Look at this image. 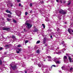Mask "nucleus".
Instances as JSON below:
<instances>
[{
    "label": "nucleus",
    "instance_id": "nucleus-1",
    "mask_svg": "<svg viewBox=\"0 0 73 73\" xmlns=\"http://www.w3.org/2000/svg\"><path fill=\"white\" fill-rule=\"evenodd\" d=\"M10 66L12 68V69L13 70H15V69H16L17 68V66H13V64H11L10 65Z\"/></svg>",
    "mask_w": 73,
    "mask_h": 73
},
{
    "label": "nucleus",
    "instance_id": "nucleus-2",
    "mask_svg": "<svg viewBox=\"0 0 73 73\" xmlns=\"http://www.w3.org/2000/svg\"><path fill=\"white\" fill-rule=\"evenodd\" d=\"M59 13H61V14H63L64 15L65 14H66L67 11H64V10H61L60 11Z\"/></svg>",
    "mask_w": 73,
    "mask_h": 73
},
{
    "label": "nucleus",
    "instance_id": "nucleus-3",
    "mask_svg": "<svg viewBox=\"0 0 73 73\" xmlns=\"http://www.w3.org/2000/svg\"><path fill=\"white\" fill-rule=\"evenodd\" d=\"M27 26L26 27L28 29H30L31 27H32V25H31V24L28 23H27L26 24Z\"/></svg>",
    "mask_w": 73,
    "mask_h": 73
},
{
    "label": "nucleus",
    "instance_id": "nucleus-4",
    "mask_svg": "<svg viewBox=\"0 0 73 73\" xmlns=\"http://www.w3.org/2000/svg\"><path fill=\"white\" fill-rule=\"evenodd\" d=\"M63 50H66V49H65V48H64L62 50H60L59 51V52H56V54H60V53H61V52H63Z\"/></svg>",
    "mask_w": 73,
    "mask_h": 73
},
{
    "label": "nucleus",
    "instance_id": "nucleus-5",
    "mask_svg": "<svg viewBox=\"0 0 73 73\" xmlns=\"http://www.w3.org/2000/svg\"><path fill=\"white\" fill-rule=\"evenodd\" d=\"M3 30L4 31H10L11 29L9 28H3Z\"/></svg>",
    "mask_w": 73,
    "mask_h": 73
},
{
    "label": "nucleus",
    "instance_id": "nucleus-6",
    "mask_svg": "<svg viewBox=\"0 0 73 73\" xmlns=\"http://www.w3.org/2000/svg\"><path fill=\"white\" fill-rule=\"evenodd\" d=\"M63 59H64V62H65V61H66L68 59H67V57L66 56H64L63 57Z\"/></svg>",
    "mask_w": 73,
    "mask_h": 73
},
{
    "label": "nucleus",
    "instance_id": "nucleus-7",
    "mask_svg": "<svg viewBox=\"0 0 73 73\" xmlns=\"http://www.w3.org/2000/svg\"><path fill=\"white\" fill-rule=\"evenodd\" d=\"M43 64H41V63H39V64H38L37 65H38L39 67H41V66H42Z\"/></svg>",
    "mask_w": 73,
    "mask_h": 73
},
{
    "label": "nucleus",
    "instance_id": "nucleus-8",
    "mask_svg": "<svg viewBox=\"0 0 73 73\" xmlns=\"http://www.w3.org/2000/svg\"><path fill=\"white\" fill-rule=\"evenodd\" d=\"M53 60L56 62L58 60V59L57 58H54L53 59Z\"/></svg>",
    "mask_w": 73,
    "mask_h": 73
},
{
    "label": "nucleus",
    "instance_id": "nucleus-9",
    "mask_svg": "<svg viewBox=\"0 0 73 73\" xmlns=\"http://www.w3.org/2000/svg\"><path fill=\"white\" fill-rule=\"evenodd\" d=\"M55 63L56 64H60V63H61V61H57Z\"/></svg>",
    "mask_w": 73,
    "mask_h": 73
},
{
    "label": "nucleus",
    "instance_id": "nucleus-10",
    "mask_svg": "<svg viewBox=\"0 0 73 73\" xmlns=\"http://www.w3.org/2000/svg\"><path fill=\"white\" fill-rule=\"evenodd\" d=\"M6 12L7 13H10V14H12V13H11V11H9V10H7L6 11Z\"/></svg>",
    "mask_w": 73,
    "mask_h": 73
},
{
    "label": "nucleus",
    "instance_id": "nucleus-11",
    "mask_svg": "<svg viewBox=\"0 0 73 73\" xmlns=\"http://www.w3.org/2000/svg\"><path fill=\"white\" fill-rule=\"evenodd\" d=\"M45 21H49V19L48 17L46 18L45 19Z\"/></svg>",
    "mask_w": 73,
    "mask_h": 73
},
{
    "label": "nucleus",
    "instance_id": "nucleus-12",
    "mask_svg": "<svg viewBox=\"0 0 73 73\" xmlns=\"http://www.w3.org/2000/svg\"><path fill=\"white\" fill-rule=\"evenodd\" d=\"M42 67L43 68H48V66L47 65H45L43 64Z\"/></svg>",
    "mask_w": 73,
    "mask_h": 73
},
{
    "label": "nucleus",
    "instance_id": "nucleus-13",
    "mask_svg": "<svg viewBox=\"0 0 73 73\" xmlns=\"http://www.w3.org/2000/svg\"><path fill=\"white\" fill-rule=\"evenodd\" d=\"M73 67L71 68L70 69V72H73Z\"/></svg>",
    "mask_w": 73,
    "mask_h": 73
},
{
    "label": "nucleus",
    "instance_id": "nucleus-14",
    "mask_svg": "<svg viewBox=\"0 0 73 73\" xmlns=\"http://www.w3.org/2000/svg\"><path fill=\"white\" fill-rule=\"evenodd\" d=\"M68 59L69 60L70 62H72V59H71V58H70V57H68Z\"/></svg>",
    "mask_w": 73,
    "mask_h": 73
},
{
    "label": "nucleus",
    "instance_id": "nucleus-15",
    "mask_svg": "<svg viewBox=\"0 0 73 73\" xmlns=\"http://www.w3.org/2000/svg\"><path fill=\"white\" fill-rule=\"evenodd\" d=\"M40 51L39 50H38L36 51V53H40Z\"/></svg>",
    "mask_w": 73,
    "mask_h": 73
},
{
    "label": "nucleus",
    "instance_id": "nucleus-16",
    "mask_svg": "<svg viewBox=\"0 0 73 73\" xmlns=\"http://www.w3.org/2000/svg\"><path fill=\"white\" fill-rule=\"evenodd\" d=\"M70 31H71V29H68V31L70 33H71Z\"/></svg>",
    "mask_w": 73,
    "mask_h": 73
},
{
    "label": "nucleus",
    "instance_id": "nucleus-17",
    "mask_svg": "<svg viewBox=\"0 0 73 73\" xmlns=\"http://www.w3.org/2000/svg\"><path fill=\"white\" fill-rule=\"evenodd\" d=\"M8 17H9V18H11V17H12L11 16V15L9 14L8 15Z\"/></svg>",
    "mask_w": 73,
    "mask_h": 73
},
{
    "label": "nucleus",
    "instance_id": "nucleus-18",
    "mask_svg": "<svg viewBox=\"0 0 73 73\" xmlns=\"http://www.w3.org/2000/svg\"><path fill=\"white\" fill-rule=\"evenodd\" d=\"M34 61V62L35 65H36V64H37V61Z\"/></svg>",
    "mask_w": 73,
    "mask_h": 73
},
{
    "label": "nucleus",
    "instance_id": "nucleus-19",
    "mask_svg": "<svg viewBox=\"0 0 73 73\" xmlns=\"http://www.w3.org/2000/svg\"><path fill=\"white\" fill-rule=\"evenodd\" d=\"M17 50L19 52H20V51H21V50H22V49H21V48L18 49Z\"/></svg>",
    "mask_w": 73,
    "mask_h": 73
},
{
    "label": "nucleus",
    "instance_id": "nucleus-20",
    "mask_svg": "<svg viewBox=\"0 0 73 73\" xmlns=\"http://www.w3.org/2000/svg\"><path fill=\"white\" fill-rule=\"evenodd\" d=\"M65 67L64 66H63L62 67V70H64L65 69Z\"/></svg>",
    "mask_w": 73,
    "mask_h": 73
},
{
    "label": "nucleus",
    "instance_id": "nucleus-21",
    "mask_svg": "<svg viewBox=\"0 0 73 73\" xmlns=\"http://www.w3.org/2000/svg\"><path fill=\"white\" fill-rule=\"evenodd\" d=\"M40 40H38V41H37L36 42V44H39V43H40Z\"/></svg>",
    "mask_w": 73,
    "mask_h": 73
},
{
    "label": "nucleus",
    "instance_id": "nucleus-22",
    "mask_svg": "<svg viewBox=\"0 0 73 73\" xmlns=\"http://www.w3.org/2000/svg\"><path fill=\"white\" fill-rule=\"evenodd\" d=\"M7 20L8 21H11V19L9 18H7Z\"/></svg>",
    "mask_w": 73,
    "mask_h": 73
},
{
    "label": "nucleus",
    "instance_id": "nucleus-23",
    "mask_svg": "<svg viewBox=\"0 0 73 73\" xmlns=\"http://www.w3.org/2000/svg\"><path fill=\"white\" fill-rule=\"evenodd\" d=\"M13 22L15 23H16V21L14 19H13Z\"/></svg>",
    "mask_w": 73,
    "mask_h": 73
},
{
    "label": "nucleus",
    "instance_id": "nucleus-24",
    "mask_svg": "<svg viewBox=\"0 0 73 73\" xmlns=\"http://www.w3.org/2000/svg\"><path fill=\"white\" fill-rule=\"evenodd\" d=\"M42 26H43V28H45V25H44V24H42Z\"/></svg>",
    "mask_w": 73,
    "mask_h": 73
},
{
    "label": "nucleus",
    "instance_id": "nucleus-25",
    "mask_svg": "<svg viewBox=\"0 0 73 73\" xmlns=\"http://www.w3.org/2000/svg\"><path fill=\"white\" fill-rule=\"evenodd\" d=\"M27 42H28V40H27L25 41V44H26L27 43Z\"/></svg>",
    "mask_w": 73,
    "mask_h": 73
},
{
    "label": "nucleus",
    "instance_id": "nucleus-26",
    "mask_svg": "<svg viewBox=\"0 0 73 73\" xmlns=\"http://www.w3.org/2000/svg\"><path fill=\"white\" fill-rule=\"evenodd\" d=\"M5 47L6 48H7V47H9V45H6V46H5Z\"/></svg>",
    "mask_w": 73,
    "mask_h": 73
},
{
    "label": "nucleus",
    "instance_id": "nucleus-27",
    "mask_svg": "<svg viewBox=\"0 0 73 73\" xmlns=\"http://www.w3.org/2000/svg\"><path fill=\"white\" fill-rule=\"evenodd\" d=\"M53 66L54 67H56V66L55 65H53L52 66H51V68H52V67Z\"/></svg>",
    "mask_w": 73,
    "mask_h": 73
},
{
    "label": "nucleus",
    "instance_id": "nucleus-28",
    "mask_svg": "<svg viewBox=\"0 0 73 73\" xmlns=\"http://www.w3.org/2000/svg\"><path fill=\"white\" fill-rule=\"evenodd\" d=\"M70 4V1H68V5H69Z\"/></svg>",
    "mask_w": 73,
    "mask_h": 73
},
{
    "label": "nucleus",
    "instance_id": "nucleus-29",
    "mask_svg": "<svg viewBox=\"0 0 73 73\" xmlns=\"http://www.w3.org/2000/svg\"><path fill=\"white\" fill-rule=\"evenodd\" d=\"M48 58H50V59H51V56H47Z\"/></svg>",
    "mask_w": 73,
    "mask_h": 73
},
{
    "label": "nucleus",
    "instance_id": "nucleus-30",
    "mask_svg": "<svg viewBox=\"0 0 73 73\" xmlns=\"http://www.w3.org/2000/svg\"><path fill=\"white\" fill-rule=\"evenodd\" d=\"M17 53H19V51H18L17 50H16Z\"/></svg>",
    "mask_w": 73,
    "mask_h": 73
},
{
    "label": "nucleus",
    "instance_id": "nucleus-31",
    "mask_svg": "<svg viewBox=\"0 0 73 73\" xmlns=\"http://www.w3.org/2000/svg\"><path fill=\"white\" fill-rule=\"evenodd\" d=\"M27 15H28V12H25V15H26V16H27Z\"/></svg>",
    "mask_w": 73,
    "mask_h": 73
},
{
    "label": "nucleus",
    "instance_id": "nucleus-32",
    "mask_svg": "<svg viewBox=\"0 0 73 73\" xmlns=\"http://www.w3.org/2000/svg\"><path fill=\"white\" fill-rule=\"evenodd\" d=\"M0 65H1V64H2V61L1 60H0Z\"/></svg>",
    "mask_w": 73,
    "mask_h": 73
},
{
    "label": "nucleus",
    "instance_id": "nucleus-33",
    "mask_svg": "<svg viewBox=\"0 0 73 73\" xmlns=\"http://www.w3.org/2000/svg\"><path fill=\"white\" fill-rule=\"evenodd\" d=\"M19 6L21 7H22V5H21V4H20V3H19Z\"/></svg>",
    "mask_w": 73,
    "mask_h": 73
},
{
    "label": "nucleus",
    "instance_id": "nucleus-34",
    "mask_svg": "<svg viewBox=\"0 0 73 73\" xmlns=\"http://www.w3.org/2000/svg\"><path fill=\"white\" fill-rule=\"evenodd\" d=\"M4 49L3 48V47H0V50H1L2 49Z\"/></svg>",
    "mask_w": 73,
    "mask_h": 73
},
{
    "label": "nucleus",
    "instance_id": "nucleus-35",
    "mask_svg": "<svg viewBox=\"0 0 73 73\" xmlns=\"http://www.w3.org/2000/svg\"><path fill=\"white\" fill-rule=\"evenodd\" d=\"M30 7H32V3H31L30 4Z\"/></svg>",
    "mask_w": 73,
    "mask_h": 73
},
{
    "label": "nucleus",
    "instance_id": "nucleus-36",
    "mask_svg": "<svg viewBox=\"0 0 73 73\" xmlns=\"http://www.w3.org/2000/svg\"><path fill=\"white\" fill-rule=\"evenodd\" d=\"M12 37L13 38H15V36H13Z\"/></svg>",
    "mask_w": 73,
    "mask_h": 73
},
{
    "label": "nucleus",
    "instance_id": "nucleus-37",
    "mask_svg": "<svg viewBox=\"0 0 73 73\" xmlns=\"http://www.w3.org/2000/svg\"><path fill=\"white\" fill-rule=\"evenodd\" d=\"M64 41H62V42L61 43V44H64Z\"/></svg>",
    "mask_w": 73,
    "mask_h": 73
},
{
    "label": "nucleus",
    "instance_id": "nucleus-38",
    "mask_svg": "<svg viewBox=\"0 0 73 73\" xmlns=\"http://www.w3.org/2000/svg\"><path fill=\"white\" fill-rule=\"evenodd\" d=\"M18 47H21V45L19 44L18 45Z\"/></svg>",
    "mask_w": 73,
    "mask_h": 73
},
{
    "label": "nucleus",
    "instance_id": "nucleus-39",
    "mask_svg": "<svg viewBox=\"0 0 73 73\" xmlns=\"http://www.w3.org/2000/svg\"><path fill=\"white\" fill-rule=\"evenodd\" d=\"M41 70H42V71H43V72H44V68H41Z\"/></svg>",
    "mask_w": 73,
    "mask_h": 73
},
{
    "label": "nucleus",
    "instance_id": "nucleus-40",
    "mask_svg": "<svg viewBox=\"0 0 73 73\" xmlns=\"http://www.w3.org/2000/svg\"><path fill=\"white\" fill-rule=\"evenodd\" d=\"M43 3H44V1H41L40 2V3H41V4H42Z\"/></svg>",
    "mask_w": 73,
    "mask_h": 73
},
{
    "label": "nucleus",
    "instance_id": "nucleus-41",
    "mask_svg": "<svg viewBox=\"0 0 73 73\" xmlns=\"http://www.w3.org/2000/svg\"><path fill=\"white\" fill-rule=\"evenodd\" d=\"M48 61H52V60H51V59H48Z\"/></svg>",
    "mask_w": 73,
    "mask_h": 73
},
{
    "label": "nucleus",
    "instance_id": "nucleus-42",
    "mask_svg": "<svg viewBox=\"0 0 73 73\" xmlns=\"http://www.w3.org/2000/svg\"><path fill=\"white\" fill-rule=\"evenodd\" d=\"M50 38H52H52H53L52 37V35H51L50 36Z\"/></svg>",
    "mask_w": 73,
    "mask_h": 73
},
{
    "label": "nucleus",
    "instance_id": "nucleus-43",
    "mask_svg": "<svg viewBox=\"0 0 73 73\" xmlns=\"http://www.w3.org/2000/svg\"><path fill=\"white\" fill-rule=\"evenodd\" d=\"M55 35V33H54L53 34V36H54V37H56V36H55V35Z\"/></svg>",
    "mask_w": 73,
    "mask_h": 73
},
{
    "label": "nucleus",
    "instance_id": "nucleus-44",
    "mask_svg": "<svg viewBox=\"0 0 73 73\" xmlns=\"http://www.w3.org/2000/svg\"><path fill=\"white\" fill-rule=\"evenodd\" d=\"M17 2H20V0H17Z\"/></svg>",
    "mask_w": 73,
    "mask_h": 73
},
{
    "label": "nucleus",
    "instance_id": "nucleus-45",
    "mask_svg": "<svg viewBox=\"0 0 73 73\" xmlns=\"http://www.w3.org/2000/svg\"><path fill=\"white\" fill-rule=\"evenodd\" d=\"M30 13H32V11H31L30 12Z\"/></svg>",
    "mask_w": 73,
    "mask_h": 73
},
{
    "label": "nucleus",
    "instance_id": "nucleus-46",
    "mask_svg": "<svg viewBox=\"0 0 73 73\" xmlns=\"http://www.w3.org/2000/svg\"><path fill=\"white\" fill-rule=\"evenodd\" d=\"M59 72L60 73H61V70H59Z\"/></svg>",
    "mask_w": 73,
    "mask_h": 73
},
{
    "label": "nucleus",
    "instance_id": "nucleus-47",
    "mask_svg": "<svg viewBox=\"0 0 73 73\" xmlns=\"http://www.w3.org/2000/svg\"><path fill=\"white\" fill-rule=\"evenodd\" d=\"M37 31H36V30H34V31H33V32H36Z\"/></svg>",
    "mask_w": 73,
    "mask_h": 73
},
{
    "label": "nucleus",
    "instance_id": "nucleus-48",
    "mask_svg": "<svg viewBox=\"0 0 73 73\" xmlns=\"http://www.w3.org/2000/svg\"><path fill=\"white\" fill-rule=\"evenodd\" d=\"M57 49H59V47H58L57 48Z\"/></svg>",
    "mask_w": 73,
    "mask_h": 73
},
{
    "label": "nucleus",
    "instance_id": "nucleus-49",
    "mask_svg": "<svg viewBox=\"0 0 73 73\" xmlns=\"http://www.w3.org/2000/svg\"><path fill=\"white\" fill-rule=\"evenodd\" d=\"M43 43L44 44H45V42H43Z\"/></svg>",
    "mask_w": 73,
    "mask_h": 73
},
{
    "label": "nucleus",
    "instance_id": "nucleus-50",
    "mask_svg": "<svg viewBox=\"0 0 73 73\" xmlns=\"http://www.w3.org/2000/svg\"><path fill=\"white\" fill-rule=\"evenodd\" d=\"M56 1H57V2H58V0H56Z\"/></svg>",
    "mask_w": 73,
    "mask_h": 73
},
{
    "label": "nucleus",
    "instance_id": "nucleus-51",
    "mask_svg": "<svg viewBox=\"0 0 73 73\" xmlns=\"http://www.w3.org/2000/svg\"><path fill=\"white\" fill-rule=\"evenodd\" d=\"M68 39H70V38H69V37H68Z\"/></svg>",
    "mask_w": 73,
    "mask_h": 73
},
{
    "label": "nucleus",
    "instance_id": "nucleus-52",
    "mask_svg": "<svg viewBox=\"0 0 73 73\" xmlns=\"http://www.w3.org/2000/svg\"><path fill=\"white\" fill-rule=\"evenodd\" d=\"M63 46H65V47H66V46H65V45H64Z\"/></svg>",
    "mask_w": 73,
    "mask_h": 73
},
{
    "label": "nucleus",
    "instance_id": "nucleus-53",
    "mask_svg": "<svg viewBox=\"0 0 73 73\" xmlns=\"http://www.w3.org/2000/svg\"><path fill=\"white\" fill-rule=\"evenodd\" d=\"M25 73H27V71H25Z\"/></svg>",
    "mask_w": 73,
    "mask_h": 73
},
{
    "label": "nucleus",
    "instance_id": "nucleus-54",
    "mask_svg": "<svg viewBox=\"0 0 73 73\" xmlns=\"http://www.w3.org/2000/svg\"><path fill=\"white\" fill-rule=\"evenodd\" d=\"M11 7H12V5H11Z\"/></svg>",
    "mask_w": 73,
    "mask_h": 73
},
{
    "label": "nucleus",
    "instance_id": "nucleus-55",
    "mask_svg": "<svg viewBox=\"0 0 73 73\" xmlns=\"http://www.w3.org/2000/svg\"><path fill=\"white\" fill-rule=\"evenodd\" d=\"M72 32H73V30H72Z\"/></svg>",
    "mask_w": 73,
    "mask_h": 73
},
{
    "label": "nucleus",
    "instance_id": "nucleus-56",
    "mask_svg": "<svg viewBox=\"0 0 73 73\" xmlns=\"http://www.w3.org/2000/svg\"><path fill=\"white\" fill-rule=\"evenodd\" d=\"M54 54H55V52H54Z\"/></svg>",
    "mask_w": 73,
    "mask_h": 73
},
{
    "label": "nucleus",
    "instance_id": "nucleus-57",
    "mask_svg": "<svg viewBox=\"0 0 73 73\" xmlns=\"http://www.w3.org/2000/svg\"><path fill=\"white\" fill-rule=\"evenodd\" d=\"M57 49H56V50H56Z\"/></svg>",
    "mask_w": 73,
    "mask_h": 73
},
{
    "label": "nucleus",
    "instance_id": "nucleus-58",
    "mask_svg": "<svg viewBox=\"0 0 73 73\" xmlns=\"http://www.w3.org/2000/svg\"><path fill=\"white\" fill-rule=\"evenodd\" d=\"M58 66V65H57V67Z\"/></svg>",
    "mask_w": 73,
    "mask_h": 73
},
{
    "label": "nucleus",
    "instance_id": "nucleus-59",
    "mask_svg": "<svg viewBox=\"0 0 73 73\" xmlns=\"http://www.w3.org/2000/svg\"><path fill=\"white\" fill-rule=\"evenodd\" d=\"M45 60H44V61H45Z\"/></svg>",
    "mask_w": 73,
    "mask_h": 73
},
{
    "label": "nucleus",
    "instance_id": "nucleus-60",
    "mask_svg": "<svg viewBox=\"0 0 73 73\" xmlns=\"http://www.w3.org/2000/svg\"><path fill=\"white\" fill-rule=\"evenodd\" d=\"M31 38V40H32V38Z\"/></svg>",
    "mask_w": 73,
    "mask_h": 73
},
{
    "label": "nucleus",
    "instance_id": "nucleus-61",
    "mask_svg": "<svg viewBox=\"0 0 73 73\" xmlns=\"http://www.w3.org/2000/svg\"><path fill=\"white\" fill-rule=\"evenodd\" d=\"M10 73H11V71L10 72Z\"/></svg>",
    "mask_w": 73,
    "mask_h": 73
},
{
    "label": "nucleus",
    "instance_id": "nucleus-62",
    "mask_svg": "<svg viewBox=\"0 0 73 73\" xmlns=\"http://www.w3.org/2000/svg\"><path fill=\"white\" fill-rule=\"evenodd\" d=\"M65 24H66V23H65Z\"/></svg>",
    "mask_w": 73,
    "mask_h": 73
},
{
    "label": "nucleus",
    "instance_id": "nucleus-63",
    "mask_svg": "<svg viewBox=\"0 0 73 73\" xmlns=\"http://www.w3.org/2000/svg\"><path fill=\"white\" fill-rule=\"evenodd\" d=\"M24 30H25V29H24Z\"/></svg>",
    "mask_w": 73,
    "mask_h": 73
},
{
    "label": "nucleus",
    "instance_id": "nucleus-64",
    "mask_svg": "<svg viewBox=\"0 0 73 73\" xmlns=\"http://www.w3.org/2000/svg\"><path fill=\"white\" fill-rule=\"evenodd\" d=\"M73 47V46H72Z\"/></svg>",
    "mask_w": 73,
    "mask_h": 73
}]
</instances>
